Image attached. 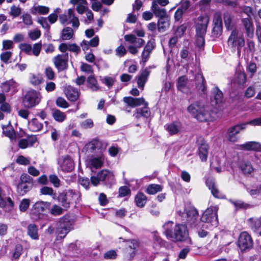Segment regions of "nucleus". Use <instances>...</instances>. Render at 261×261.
I'll use <instances>...</instances> for the list:
<instances>
[{
    "mask_svg": "<svg viewBox=\"0 0 261 261\" xmlns=\"http://www.w3.org/2000/svg\"><path fill=\"white\" fill-rule=\"evenodd\" d=\"M163 227L166 237L173 241H182L188 237V230L185 225H174L172 221H168L163 225Z\"/></svg>",
    "mask_w": 261,
    "mask_h": 261,
    "instance_id": "1",
    "label": "nucleus"
},
{
    "mask_svg": "<svg viewBox=\"0 0 261 261\" xmlns=\"http://www.w3.org/2000/svg\"><path fill=\"white\" fill-rule=\"evenodd\" d=\"M188 111L199 121H212L215 118V114L210 111V108L204 106L199 102H195L190 105Z\"/></svg>",
    "mask_w": 261,
    "mask_h": 261,
    "instance_id": "2",
    "label": "nucleus"
},
{
    "mask_svg": "<svg viewBox=\"0 0 261 261\" xmlns=\"http://www.w3.org/2000/svg\"><path fill=\"white\" fill-rule=\"evenodd\" d=\"M123 101L127 103L128 106L132 107H138L141 105H144L143 108H139L136 110V112L134 114V116L136 118L139 119L141 117L147 118L150 116V112L147 107L148 103L145 101V99L143 97L134 98L130 96L124 97L123 98Z\"/></svg>",
    "mask_w": 261,
    "mask_h": 261,
    "instance_id": "3",
    "label": "nucleus"
},
{
    "mask_svg": "<svg viewBox=\"0 0 261 261\" xmlns=\"http://www.w3.org/2000/svg\"><path fill=\"white\" fill-rule=\"evenodd\" d=\"M227 44L233 50H237L238 56L240 57L242 49L245 44L243 33L238 29L232 30L227 39Z\"/></svg>",
    "mask_w": 261,
    "mask_h": 261,
    "instance_id": "4",
    "label": "nucleus"
},
{
    "mask_svg": "<svg viewBox=\"0 0 261 261\" xmlns=\"http://www.w3.org/2000/svg\"><path fill=\"white\" fill-rule=\"evenodd\" d=\"M74 222L69 216L60 218L56 224V233L57 239H62L73 228Z\"/></svg>",
    "mask_w": 261,
    "mask_h": 261,
    "instance_id": "5",
    "label": "nucleus"
},
{
    "mask_svg": "<svg viewBox=\"0 0 261 261\" xmlns=\"http://www.w3.org/2000/svg\"><path fill=\"white\" fill-rule=\"evenodd\" d=\"M217 206L207 208L201 217L202 222L205 223V227H216L218 224Z\"/></svg>",
    "mask_w": 261,
    "mask_h": 261,
    "instance_id": "6",
    "label": "nucleus"
},
{
    "mask_svg": "<svg viewBox=\"0 0 261 261\" xmlns=\"http://www.w3.org/2000/svg\"><path fill=\"white\" fill-rule=\"evenodd\" d=\"M42 98V94L39 91L32 89L25 94L23 103L25 107L30 109L39 105Z\"/></svg>",
    "mask_w": 261,
    "mask_h": 261,
    "instance_id": "7",
    "label": "nucleus"
},
{
    "mask_svg": "<svg viewBox=\"0 0 261 261\" xmlns=\"http://www.w3.org/2000/svg\"><path fill=\"white\" fill-rule=\"evenodd\" d=\"M124 40L130 44L127 47L128 51L132 55H136L138 53L139 48H141L145 43V41L137 38L133 34L126 35L124 37Z\"/></svg>",
    "mask_w": 261,
    "mask_h": 261,
    "instance_id": "8",
    "label": "nucleus"
},
{
    "mask_svg": "<svg viewBox=\"0 0 261 261\" xmlns=\"http://www.w3.org/2000/svg\"><path fill=\"white\" fill-rule=\"evenodd\" d=\"M178 214L183 218V220H186L187 223L193 226H196V221L198 218L197 210L193 206H188L185 209V212L180 211L177 212Z\"/></svg>",
    "mask_w": 261,
    "mask_h": 261,
    "instance_id": "9",
    "label": "nucleus"
},
{
    "mask_svg": "<svg viewBox=\"0 0 261 261\" xmlns=\"http://www.w3.org/2000/svg\"><path fill=\"white\" fill-rule=\"evenodd\" d=\"M114 181V175L108 170H102L98 172L96 176L91 177L92 185L97 186L100 181H105L107 184H111Z\"/></svg>",
    "mask_w": 261,
    "mask_h": 261,
    "instance_id": "10",
    "label": "nucleus"
},
{
    "mask_svg": "<svg viewBox=\"0 0 261 261\" xmlns=\"http://www.w3.org/2000/svg\"><path fill=\"white\" fill-rule=\"evenodd\" d=\"M250 121L240 124H236L230 127L227 132L226 138L228 141L231 142H238L240 139L239 134L241 130H244L248 124H250Z\"/></svg>",
    "mask_w": 261,
    "mask_h": 261,
    "instance_id": "11",
    "label": "nucleus"
},
{
    "mask_svg": "<svg viewBox=\"0 0 261 261\" xmlns=\"http://www.w3.org/2000/svg\"><path fill=\"white\" fill-rule=\"evenodd\" d=\"M238 244L242 251H245L252 247L253 241L248 232L243 231L239 236Z\"/></svg>",
    "mask_w": 261,
    "mask_h": 261,
    "instance_id": "12",
    "label": "nucleus"
},
{
    "mask_svg": "<svg viewBox=\"0 0 261 261\" xmlns=\"http://www.w3.org/2000/svg\"><path fill=\"white\" fill-rule=\"evenodd\" d=\"M61 170L65 172H70L74 167L73 160L68 155L61 157L58 161Z\"/></svg>",
    "mask_w": 261,
    "mask_h": 261,
    "instance_id": "13",
    "label": "nucleus"
},
{
    "mask_svg": "<svg viewBox=\"0 0 261 261\" xmlns=\"http://www.w3.org/2000/svg\"><path fill=\"white\" fill-rule=\"evenodd\" d=\"M210 18L207 15L199 16L195 22V28L197 33L205 34Z\"/></svg>",
    "mask_w": 261,
    "mask_h": 261,
    "instance_id": "14",
    "label": "nucleus"
},
{
    "mask_svg": "<svg viewBox=\"0 0 261 261\" xmlns=\"http://www.w3.org/2000/svg\"><path fill=\"white\" fill-rule=\"evenodd\" d=\"M53 61L55 67L59 71L67 69L68 61V53L57 55L54 57Z\"/></svg>",
    "mask_w": 261,
    "mask_h": 261,
    "instance_id": "15",
    "label": "nucleus"
},
{
    "mask_svg": "<svg viewBox=\"0 0 261 261\" xmlns=\"http://www.w3.org/2000/svg\"><path fill=\"white\" fill-rule=\"evenodd\" d=\"M211 100L213 106H215L217 109L220 108L223 102V94L217 87L212 90Z\"/></svg>",
    "mask_w": 261,
    "mask_h": 261,
    "instance_id": "16",
    "label": "nucleus"
},
{
    "mask_svg": "<svg viewBox=\"0 0 261 261\" xmlns=\"http://www.w3.org/2000/svg\"><path fill=\"white\" fill-rule=\"evenodd\" d=\"M49 203L47 202L38 201L36 202L31 210V215L34 219H37V217L40 218V215L46 209L48 208Z\"/></svg>",
    "mask_w": 261,
    "mask_h": 261,
    "instance_id": "17",
    "label": "nucleus"
},
{
    "mask_svg": "<svg viewBox=\"0 0 261 261\" xmlns=\"http://www.w3.org/2000/svg\"><path fill=\"white\" fill-rule=\"evenodd\" d=\"M248 222L253 231L257 236H261V217L249 218Z\"/></svg>",
    "mask_w": 261,
    "mask_h": 261,
    "instance_id": "18",
    "label": "nucleus"
},
{
    "mask_svg": "<svg viewBox=\"0 0 261 261\" xmlns=\"http://www.w3.org/2000/svg\"><path fill=\"white\" fill-rule=\"evenodd\" d=\"M208 149L207 143L204 140H202L198 147V154L202 162H205L207 160Z\"/></svg>",
    "mask_w": 261,
    "mask_h": 261,
    "instance_id": "19",
    "label": "nucleus"
},
{
    "mask_svg": "<svg viewBox=\"0 0 261 261\" xmlns=\"http://www.w3.org/2000/svg\"><path fill=\"white\" fill-rule=\"evenodd\" d=\"M214 28L213 32L216 36H219L222 32V21L220 14L216 13L214 16Z\"/></svg>",
    "mask_w": 261,
    "mask_h": 261,
    "instance_id": "20",
    "label": "nucleus"
},
{
    "mask_svg": "<svg viewBox=\"0 0 261 261\" xmlns=\"http://www.w3.org/2000/svg\"><path fill=\"white\" fill-rule=\"evenodd\" d=\"M164 127L170 135H174L180 132L182 124L179 121H174L166 124Z\"/></svg>",
    "mask_w": 261,
    "mask_h": 261,
    "instance_id": "21",
    "label": "nucleus"
},
{
    "mask_svg": "<svg viewBox=\"0 0 261 261\" xmlns=\"http://www.w3.org/2000/svg\"><path fill=\"white\" fill-rule=\"evenodd\" d=\"M239 167L245 175L251 174L254 171V168L251 162L247 160H242L239 162Z\"/></svg>",
    "mask_w": 261,
    "mask_h": 261,
    "instance_id": "22",
    "label": "nucleus"
},
{
    "mask_svg": "<svg viewBox=\"0 0 261 261\" xmlns=\"http://www.w3.org/2000/svg\"><path fill=\"white\" fill-rule=\"evenodd\" d=\"M17 84L13 80L6 81L2 85V88L4 92H10L12 94L15 93L17 89Z\"/></svg>",
    "mask_w": 261,
    "mask_h": 261,
    "instance_id": "23",
    "label": "nucleus"
},
{
    "mask_svg": "<svg viewBox=\"0 0 261 261\" xmlns=\"http://www.w3.org/2000/svg\"><path fill=\"white\" fill-rule=\"evenodd\" d=\"M149 74L150 71L148 69H145L136 77L137 79L138 86L139 88H141L142 90L143 89Z\"/></svg>",
    "mask_w": 261,
    "mask_h": 261,
    "instance_id": "24",
    "label": "nucleus"
},
{
    "mask_svg": "<svg viewBox=\"0 0 261 261\" xmlns=\"http://www.w3.org/2000/svg\"><path fill=\"white\" fill-rule=\"evenodd\" d=\"M30 10V12L35 15H46L49 12V8L45 6L34 5Z\"/></svg>",
    "mask_w": 261,
    "mask_h": 261,
    "instance_id": "25",
    "label": "nucleus"
},
{
    "mask_svg": "<svg viewBox=\"0 0 261 261\" xmlns=\"http://www.w3.org/2000/svg\"><path fill=\"white\" fill-rule=\"evenodd\" d=\"M206 185L208 189L211 191L212 194L216 198H222V195L221 192L218 190L215 181L213 179H207L206 180Z\"/></svg>",
    "mask_w": 261,
    "mask_h": 261,
    "instance_id": "26",
    "label": "nucleus"
},
{
    "mask_svg": "<svg viewBox=\"0 0 261 261\" xmlns=\"http://www.w3.org/2000/svg\"><path fill=\"white\" fill-rule=\"evenodd\" d=\"M196 86L199 91L203 93L206 92L205 80L201 73H198L195 76Z\"/></svg>",
    "mask_w": 261,
    "mask_h": 261,
    "instance_id": "27",
    "label": "nucleus"
},
{
    "mask_svg": "<svg viewBox=\"0 0 261 261\" xmlns=\"http://www.w3.org/2000/svg\"><path fill=\"white\" fill-rule=\"evenodd\" d=\"M260 144L257 142H247L243 144L237 145V148L244 150H258Z\"/></svg>",
    "mask_w": 261,
    "mask_h": 261,
    "instance_id": "28",
    "label": "nucleus"
},
{
    "mask_svg": "<svg viewBox=\"0 0 261 261\" xmlns=\"http://www.w3.org/2000/svg\"><path fill=\"white\" fill-rule=\"evenodd\" d=\"M65 92L67 98L70 101H74L79 98V91L72 86H68L66 88Z\"/></svg>",
    "mask_w": 261,
    "mask_h": 261,
    "instance_id": "29",
    "label": "nucleus"
},
{
    "mask_svg": "<svg viewBox=\"0 0 261 261\" xmlns=\"http://www.w3.org/2000/svg\"><path fill=\"white\" fill-rule=\"evenodd\" d=\"M151 10L156 17L166 16L167 11L165 8L158 6L155 3H152Z\"/></svg>",
    "mask_w": 261,
    "mask_h": 261,
    "instance_id": "30",
    "label": "nucleus"
},
{
    "mask_svg": "<svg viewBox=\"0 0 261 261\" xmlns=\"http://www.w3.org/2000/svg\"><path fill=\"white\" fill-rule=\"evenodd\" d=\"M105 156L103 154H101L98 156H93L89 160L90 164L95 168H101L104 163Z\"/></svg>",
    "mask_w": 261,
    "mask_h": 261,
    "instance_id": "31",
    "label": "nucleus"
},
{
    "mask_svg": "<svg viewBox=\"0 0 261 261\" xmlns=\"http://www.w3.org/2000/svg\"><path fill=\"white\" fill-rule=\"evenodd\" d=\"M169 27V21L166 16L159 17L158 22V29L160 32H165Z\"/></svg>",
    "mask_w": 261,
    "mask_h": 261,
    "instance_id": "32",
    "label": "nucleus"
},
{
    "mask_svg": "<svg viewBox=\"0 0 261 261\" xmlns=\"http://www.w3.org/2000/svg\"><path fill=\"white\" fill-rule=\"evenodd\" d=\"M70 3L73 5L77 4L76 11L79 14L84 13L87 8L86 0H70Z\"/></svg>",
    "mask_w": 261,
    "mask_h": 261,
    "instance_id": "33",
    "label": "nucleus"
},
{
    "mask_svg": "<svg viewBox=\"0 0 261 261\" xmlns=\"http://www.w3.org/2000/svg\"><path fill=\"white\" fill-rule=\"evenodd\" d=\"M67 17L69 24L72 23L73 27L76 28L79 27L80 24L79 19L77 17L75 16L72 9H69L68 10Z\"/></svg>",
    "mask_w": 261,
    "mask_h": 261,
    "instance_id": "34",
    "label": "nucleus"
},
{
    "mask_svg": "<svg viewBox=\"0 0 261 261\" xmlns=\"http://www.w3.org/2000/svg\"><path fill=\"white\" fill-rule=\"evenodd\" d=\"M28 127L32 132H38L42 129L43 124L39 122L37 119L33 118L28 122Z\"/></svg>",
    "mask_w": 261,
    "mask_h": 261,
    "instance_id": "35",
    "label": "nucleus"
},
{
    "mask_svg": "<svg viewBox=\"0 0 261 261\" xmlns=\"http://www.w3.org/2000/svg\"><path fill=\"white\" fill-rule=\"evenodd\" d=\"M37 226L34 224H29L28 226V234L33 240H38L39 236Z\"/></svg>",
    "mask_w": 261,
    "mask_h": 261,
    "instance_id": "36",
    "label": "nucleus"
},
{
    "mask_svg": "<svg viewBox=\"0 0 261 261\" xmlns=\"http://www.w3.org/2000/svg\"><path fill=\"white\" fill-rule=\"evenodd\" d=\"M33 184L19 182L17 186V192L20 195H24L32 188Z\"/></svg>",
    "mask_w": 261,
    "mask_h": 261,
    "instance_id": "37",
    "label": "nucleus"
},
{
    "mask_svg": "<svg viewBox=\"0 0 261 261\" xmlns=\"http://www.w3.org/2000/svg\"><path fill=\"white\" fill-rule=\"evenodd\" d=\"M230 202L234 205L237 210L239 209L246 210L251 207V205L249 204L245 203L241 200H230Z\"/></svg>",
    "mask_w": 261,
    "mask_h": 261,
    "instance_id": "38",
    "label": "nucleus"
},
{
    "mask_svg": "<svg viewBox=\"0 0 261 261\" xmlns=\"http://www.w3.org/2000/svg\"><path fill=\"white\" fill-rule=\"evenodd\" d=\"M67 198L70 201H76L80 197V194L77 191L69 189L63 193Z\"/></svg>",
    "mask_w": 261,
    "mask_h": 261,
    "instance_id": "39",
    "label": "nucleus"
},
{
    "mask_svg": "<svg viewBox=\"0 0 261 261\" xmlns=\"http://www.w3.org/2000/svg\"><path fill=\"white\" fill-rule=\"evenodd\" d=\"M163 190V186L157 184H150L146 189V192L150 195H154L158 192L162 191Z\"/></svg>",
    "mask_w": 261,
    "mask_h": 261,
    "instance_id": "40",
    "label": "nucleus"
},
{
    "mask_svg": "<svg viewBox=\"0 0 261 261\" xmlns=\"http://www.w3.org/2000/svg\"><path fill=\"white\" fill-rule=\"evenodd\" d=\"M135 201L138 206L143 207L146 202V196L142 193H139L136 196Z\"/></svg>",
    "mask_w": 261,
    "mask_h": 261,
    "instance_id": "41",
    "label": "nucleus"
},
{
    "mask_svg": "<svg viewBox=\"0 0 261 261\" xmlns=\"http://www.w3.org/2000/svg\"><path fill=\"white\" fill-rule=\"evenodd\" d=\"M73 35V30L70 27H66L62 30L61 38L63 40L71 39Z\"/></svg>",
    "mask_w": 261,
    "mask_h": 261,
    "instance_id": "42",
    "label": "nucleus"
},
{
    "mask_svg": "<svg viewBox=\"0 0 261 261\" xmlns=\"http://www.w3.org/2000/svg\"><path fill=\"white\" fill-rule=\"evenodd\" d=\"M101 142L97 139H94L86 145L87 148L91 151L101 147Z\"/></svg>",
    "mask_w": 261,
    "mask_h": 261,
    "instance_id": "43",
    "label": "nucleus"
},
{
    "mask_svg": "<svg viewBox=\"0 0 261 261\" xmlns=\"http://www.w3.org/2000/svg\"><path fill=\"white\" fill-rule=\"evenodd\" d=\"M87 82L88 84V87L92 91H97L99 89V86H98L97 81L94 76H89L88 77Z\"/></svg>",
    "mask_w": 261,
    "mask_h": 261,
    "instance_id": "44",
    "label": "nucleus"
},
{
    "mask_svg": "<svg viewBox=\"0 0 261 261\" xmlns=\"http://www.w3.org/2000/svg\"><path fill=\"white\" fill-rule=\"evenodd\" d=\"M224 24L226 28L229 30L232 28V16L228 12H226L223 16Z\"/></svg>",
    "mask_w": 261,
    "mask_h": 261,
    "instance_id": "45",
    "label": "nucleus"
},
{
    "mask_svg": "<svg viewBox=\"0 0 261 261\" xmlns=\"http://www.w3.org/2000/svg\"><path fill=\"white\" fill-rule=\"evenodd\" d=\"M205 34H201L196 33L195 44L199 49H201L204 47L205 44Z\"/></svg>",
    "mask_w": 261,
    "mask_h": 261,
    "instance_id": "46",
    "label": "nucleus"
},
{
    "mask_svg": "<svg viewBox=\"0 0 261 261\" xmlns=\"http://www.w3.org/2000/svg\"><path fill=\"white\" fill-rule=\"evenodd\" d=\"M30 82L34 86H38L42 82V78L39 74H31L30 77Z\"/></svg>",
    "mask_w": 261,
    "mask_h": 261,
    "instance_id": "47",
    "label": "nucleus"
},
{
    "mask_svg": "<svg viewBox=\"0 0 261 261\" xmlns=\"http://www.w3.org/2000/svg\"><path fill=\"white\" fill-rule=\"evenodd\" d=\"M53 116L54 118L59 122L63 121L66 118V115L64 113L58 110H56L53 112Z\"/></svg>",
    "mask_w": 261,
    "mask_h": 261,
    "instance_id": "48",
    "label": "nucleus"
},
{
    "mask_svg": "<svg viewBox=\"0 0 261 261\" xmlns=\"http://www.w3.org/2000/svg\"><path fill=\"white\" fill-rule=\"evenodd\" d=\"M21 18L22 19V22L25 25L30 26L33 24L32 18L30 14L28 13H23L21 15Z\"/></svg>",
    "mask_w": 261,
    "mask_h": 261,
    "instance_id": "49",
    "label": "nucleus"
},
{
    "mask_svg": "<svg viewBox=\"0 0 261 261\" xmlns=\"http://www.w3.org/2000/svg\"><path fill=\"white\" fill-rule=\"evenodd\" d=\"M59 201L62 205L65 208H67L70 206V201L66 197L64 193L60 195L59 197Z\"/></svg>",
    "mask_w": 261,
    "mask_h": 261,
    "instance_id": "50",
    "label": "nucleus"
},
{
    "mask_svg": "<svg viewBox=\"0 0 261 261\" xmlns=\"http://www.w3.org/2000/svg\"><path fill=\"white\" fill-rule=\"evenodd\" d=\"M42 48L41 42L35 43L32 48V55L37 57L39 55Z\"/></svg>",
    "mask_w": 261,
    "mask_h": 261,
    "instance_id": "51",
    "label": "nucleus"
},
{
    "mask_svg": "<svg viewBox=\"0 0 261 261\" xmlns=\"http://www.w3.org/2000/svg\"><path fill=\"white\" fill-rule=\"evenodd\" d=\"M49 180L55 187L58 188L60 186L61 181L56 174H50L49 176Z\"/></svg>",
    "mask_w": 261,
    "mask_h": 261,
    "instance_id": "52",
    "label": "nucleus"
},
{
    "mask_svg": "<svg viewBox=\"0 0 261 261\" xmlns=\"http://www.w3.org/2000/svg\"><path fill=\"white\" fill-rule=\"evenodd\" d=\"M102 83L105 84L109 88L111 87L115 82V79L111 76H105L101 80Z\"/></svg>",
    "mask_w": 261,
    "mask_h": 261,
    "instance_id": "53",
    "label": "nucleus"
},
{
    "mask_svg": "<svg viewBox=\"0 0 261 261\" xmlns=\"http://www.w3.org/2000/svg\"><path fill=\"white\" fill-rule=\"evenodd\" d=\"M44 73L45 76L48 80H53L55 78V72L50 67H47L45 69Z\"/></svg>",
    "mask_w": 261,
    "mask_h": 261,
    "instance_id": "54",
    "label": "nucleus"
},
{
    "mask_svg": "<svg viewBox=\"0 0 261 261\" xmlns=\"http://www.w3.org/2000/svg\"><path fill=\"white\" fill-rule=\"evenodd\" d=\"M30 200L29 199H23L19 204V210L22 212H24L29 207Z\"/></svg>",
    "mask_w": 261,
    "mask_h": 261,
    "instance_id": "55",
    "label": "nucleus"
},
{
    "mask_svg": "<svg viewBox=\"0 0 261 261\" xmlns=\"http://www.w3.org/2000/svg\"><path fill=\"white\" fill-rule=\"evenodd\" d=\"M21 9L20 7L13 5L10 8V14L13 17H16L21 14Z\"/></svg>",
    "mask_w": 261,
    "mask_h": 261,
    "instance_id": "56",
    "label": "nucleus"
},
{
    "mask_svg": "<svg viewBox=\"0 0 261 261\" xmlns=\"http://www.w3.org/2000/svg\"><path fill=\"white\" fill-rule=\"evenodd\" d=\"M19 48L21 51L29 55H32V46L30 44L22 43L20 44Z\"/></svg>",
    "mask_w": 261,
    "mask_h": 261,
    "instance_id": "57",
    "label": "nucleus"
},
{
    "mask_svg": "<svg viewBox=\"0 0 261 261\" xmlns=\"http://www.w3.org/2000/svg\"><path fill=\"white\" fill-rule=\"evenodd\" d=\"M117 256V253L114 250L108 251L103 254V257L106 259H114L116 258Z\"/></svg>",
    "mask_w": 261,
    "mask_h": 261,
    "instance_id": "58",
    "label": "nucleus"
},
{
    "mask_svg": "<svg viewBox=\"0 0 261 261\" xmlns=\"http://www.w3.org/2000/svg\"><path fill=\"white\" fill-rule=\"evenodd\" d=\"M186 85V79L185 76H180L178 78L177 87L178 90L184 92Z\"/></svg>",
    "mask_w": 261,
    "mask_h": 261,
    "instance_id": "59",
    "label": "nucleus"
},
{
    "mask_svg": "<svg viewBox=\"0 0 261 261\" xmlns=\"http://www.w3.org/2000/svg\"><path fill=\"white\" fill-rule=\"evenodd\" d=\"M20 182L27 183L28 184H33V179L29 175L23 173L20 176Z\"/></svg>",
    "mask_w": 261,
    "mask_h": 261,
    "instance_id": "60",
    "label": "nucleus"
},
{
    "mask_svg": "<svg viewBox=\"0 0 261 261\" xmlns=\"http://www.w3.org/2000/svg\"><path fill=\"white\" fill-rule=\"evenodd\" d=\"M60 9L59 8H57L54 11V13L50 14L48 16V18H47L48 20L50 23H51V24L54 23L57 21V20L58 19L57 13H60Z\"/></svg>",
    "mask_w": 261,
    "mask_h": 261,
    "instance_id": "61",
    "label": "nucleus"
},
{
    "mask_svg": "<svg viewBox=\"0 0 261 261\" xmlns=\"http://www.w3.org/2000/svg\"><path fill=\"white\" fill-rule=\"evenodd\" d=\"M81 70L87 74L92 73L93 72L92 66L84 63L81 66Z\"/></svg>",
    "mask_w": 261,
    "mask_h": 261,
    "instance_id": "62",
    "label": "nucleus"
},
{
    "mask_svg": "<svg viewBox=\"0 0 261 261\" xmlns=\"http://www.w3.org/2000/svg\"><path fill=\"white\" fill-rule=\"evenodd\" d=\"M80 126L84 129L90 128L93 126V122L92 119H87L81 122Z\"/></svg>",
    "mask_w": 261,
    "mask_h": 261,
    "instance_id": "63",
    "label": "nucleus"
},
{
    "mask_svg": "<svg viewBox=\"0 0 261 261\" xmlns=\"http://www.w3.org/2000/svg\"><path fill=\"white\" fill-rule=\"evenodd\" d=\"M41 32L39 30L36 29L30 31L29 36L32 40H36L40 37Z\"/></svg>",
    "mask_w": 261,
    "mask_h": 261,
    "instance_id": "64",
    "label": "nucleus"
}]
</instances>
